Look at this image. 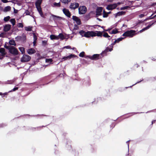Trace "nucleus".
Masks as SVG:
<instances>
[{
	"label": "nucleus",
	"mask_w": 156,
	"mask_h": 156,
	"mask_svg": "<svg viewBox=\"0 0 156 156\" xmlns=\"http://www.w3.org/2000/svg\"><path fill=\"white\" fill-rule=\"evenodd\" d=\"M136 31L133 30H130L125 32L122 34L123 36L128 37H132L136 34Z\"/></svg>",
	"instance_id": "f257e3e1"
},
{
	"label": "nucleus",
	"mask_w": 156,
	"mask_h": 156,
	"mask_svg": "<svg viewBox=\"0 0 156 156\" xmlns=\"http://www.w3.org/2000/svg\"><path fill=\"white\" fill-rule=\"evenodd\" d=\"M96 36V33L93 31H88L86 32L84 34V37L88 38L90 37H93Z\"/></svg>",
	"instance_id": "f03ea898"
},
{
	"label": "nucleus",
	"mask_w": 156,
	"mask_h": 156,
	"mask_svg": "<svg viewBox=\"0 0 156 156\" xmlns=\"http://www.w3.org/2000/svg\"><path fill=\"white\" fill-rule=\"evenodd\" d=\"M31 59L30 56L28 55H23L20 59L21 62H29Z\"/></svg>",
	"instance_id": "7ed1b4c3"
},
{
	"label": "nucleus",
	"mask_w": 156,
	"mask_h": 156,
	"mask_svg": "<svg viewBox=\"0 0 156 156\" xmlns=\"http://www.w3.org/2000/svg\"><path fill=\"white\" fill-rule=\"evenodd\" d=\"M9 52L14 55H16L18 54V51L16 48L12 46L10 47L9 50Z\"/></svg>",
	"instance_id": "20e7f679"
},
{
	"label": "nucleus",
	"mask_w": 156,
	"mask_h": 156,
	"mask_svg": "<svg viewBox=\"0 0 156 156\" xmlns=\"http://www.w3.org/2000/svg\"><path fill=\"white\" fill-rule=\"evenodd\" d=\"M79 13L80 14H85L87 11V9L85 6H80L78 9Z\"/></svg>",
	"instance_id": "39448f33"
},
{
	"label": "nucleus",
	"mask_w": 156,
	"mask_h": 156,
	"mask_svg": "<svg viewBox=\"0 0 156 156\" xmlns=\"http://www.w3.org/2000/svg\"><path fill=\"white\" fill-rule=\"evenodd\" d=\"M100 55L99 54H96L92 56H87L86 58H88L92 60H98L99 59Z\"/></svg>",
	"instance_id": "423d86ee"
},
{
	"label": "nucleus",
	"mask_w": 156,
	"mask_h": 156,
	"mask_svg": "<svg viewBox=\"0 0 156 156\" xmlns=\"http://www.w3.org/2000/svg\"><path fill=\"white\" fill-rule=\"evenodd\" d=\"M72 19L74 22L76 23L78 25H79L81 24L80 20L78 17L75 16H72Z\"/></svg>",
	"instance_id": "0eeeda50"
},
{
	"label": "nucleus",
	"mask_w": 156,
	"mask_h": 156,
	"mask_svg": "<svg viewBox=\"0 0 156 156\" xmlns=\"http://www.w3.org/2000/svg\"><path fill=\"white\" fill-rule=\"evenodd\" d=\"M102 10L103 8L102 7H99L97 9L96 11V15L97 16L101 15Z\"/></svg>",
	"instance_id": "6e6552de"
},
{
	"label": "nucleus",
	"mask_w": 156,
	"mask_h": 156,
	"mask_svg": "<svg viewBox=\"0 0 156 156\" xmlns=\"http://www.w3.org/2000/svg\"><path fill=\"white\" fill-rule=\"evenodd\" d=\"M77 56L75 55L71 54L67 56H65L63 57L62 59H63V60H66L67 59H69L72 58H73L76 57H77Z\"/></svg>",
	"instance_id": "1a4fd4ad"
},
{
	"label": "nucleus",
	"mask_w": 156,
	"mask_h": 156,
	"mask_svg": "<svg viewBox=\"0 0 156 156\" xmlns=\"http://www.w3.org/2000/svg\"><path fill=\"white\" fill-rule=\"evenodd\" d=\"M117 7V5L116 4H112L108 5L106 7V9L108 10H112L115 9Z\"/></svg>",
	"instance_id": "9d476101"
},
{
	"label": "nucleus",
	"mask_w": 156,
	"mask_h": 156,
	"mask_svg": "<svg viewBox=\"0 0 156 156\" xmlns=\"http://www.w3.org/2000/svg\"><path fill=\"white\" fill-rule=\"evenodd\" d=\"M51 17L55 21H59L62 19V18L60 16H56L52 14H51Z\"/></svg>",
	"instance_id": "9b49d317"
},
{
	"label": "nucleus",
	"mask_w": 156,
	"mask_h": 156,
	"mask_svg": "<svg viewBox=\"0 0 156 156\" xmlns=\"http://www.w3.org/2000/svg\"><path fill=\"white\" fill-rule=\"evenodd\" d=\"M17 38L23 42H25L26 40V36L25 34H23L21 36H18Z\"/></svg>",
	"instance_id": "f8f14e48"
},
{
	"label": "nucleus",
	"mask_w": 156,
	"mask_h": 156,
	"mask_svg": "<svg viewBox=\"0 0 156 156\" xmlns=\"http://www.w3.org/2000/svg\"><path fill=\"white\" fill-rule=\"evenodd\" d=\"M79 6V4L78 3H71L70 5V7L71 9H75L78 7Z\"/></svg>",
	"instance_id": "ddd939ff"
},
{
	"label": "nucleus",
	"mask_w": 156,
	"mask_h": 156,
	"mask_svg": "<svg viewBox=\"0 0 156 156\" xmlns=\"http://www.w3.org/2000/svg\"><path fill=\"white\" fill-rule=\"evenodd\" d=\"M9 30H4V32L0 34V37H4L7 36V33Z\"/></svg>",
	"instance_id": "4468645a"
},
{
	"label": "nucleus",
	"mask_w": 156,
	"mask_h": 156,
	"mask_svg": "<svg viewBox=\"0 0 156 156\" xmlns=\"http://www.w3.org/2000/svg\"><path fill=\"white\" fill-rule=\"evenodd\" d=\"M27 52L29 55H31L35 53L36 52V51L35 49L33 48H31L28 49L27 50Z\"/></svg>",
	"instance_id": "2eb2a0df"
},
{
	"label": "nucleus",
	"mask_w": 156,
	"mask_h": 156,
	"mask_svg": "<svg viewBox=\"0 0 156 156\" xmlns=\"http://www.w3.org/2000/svg\"><path fill=\"white\" fill-rule=\"evenodd\" d=\"M63 13L67 16L68 17H70V14L69 11L66 9H63Z\"/></svg>",
	"instance_id": "dca6fc26"
},
{
	"label": "nucleus",
	"mask_w": 156,
	"mask_h": 156,
	"mask_svg": "<svg viewBox=\"0 0 156 156\" xmlns=\"http://www.w3.org/2000/svg\"><path fill=\"white\" fill-rule=\"evenodd\" d=\"M0 53L1 54V55L2 56H4L6 54V52L5 51V50L3 48H0Z\"/></svg>",
	"instance_id": "f3484780"
},
{
	"label": "nucleus",
	"mask_w": 156,
	"mask_h": 156,
	"mask_svg": "<svg viewBox=\"0 0 156 156\" xmlns=\"http://www.w3.org/2000/svg\"><path fill=\"white\" fill-rule=\"evenodd\" d=\"M105 31H108L110 34H116L119 32L118 30H112L111 31V30H104Z\"/></svg>",
	"instance_id": "a211bd4d"
},
{
	"label": "nucleus",
	"mask_w": 156,
	"mask_h": 156,
	"mask_svg": "<svg viewBox=\"0 0 156 156\" xmlns=\"http://www.w3.org/2000/svg\"><path fill=\"white\" fill-rule=\"evenodd\" d=\"M50 38L51 40H58L59 39L58 37V36H55L54 35H51L50 36Z\"/></svg>",
	"instance_id": "6ab92c4d"
},
{
	"label": "nucleus",
	"mask_w": 156,
	"mask_h": 156,
	"mask_svg": "<svg viewBox=\"0 0 156 156\" xmlns=\"http://www.w3.org/2000/svg\"><path fill=\"white\" fill-rule=\"evenodd\" d=\"M124 39V38H123V37H121V38H118L112 44L113 45H114L116 43H118L119 41H122V40Z\"/></svg>",
	"instance_id": "aec40b11"
},
{
	"label": "nucleus",
	"mask_w": 156,
	"mask_h": 156,
	"mask_svg": "<svg viewBox=\"0 0 156 156\" xmlns=\"http://www.w3.org/2000/svg\"><path fill=\"white\" fill-rule=\"evenodd\" d=\"M97 33H96V36H97L98 37H102V34L103 33L104 31L102 32H101L100 31H96Z\"/></svg>",
	"instance_id": "412c9836"
},
{
	"label": "nucleus",
	"mask_w": 156,
	"mask_h": 156,
	"mask_svg": "<svg viewBox=\"0 0 156 156\" xmlns=\"http://www.w3.org/2000/svg\"><path fill=\"white\" fill-rule=\"evenodd\" d=\"M59 39L61 40H63L65 39V37L64 35L62 33H60L58 36Z\"/></svg>",
	"instance_id": "4be33fe9"
},
{
	"label": "nucleus",
	"mask_w": 156,
	"mask_h": 156,
	"mask_svg": "<svg viewBox=\"0 0 156 156\" xmlns=\"http://www.w3.org/2000/svg\"><path fill=\"white\" fill-rule=\"evenodd\" d=\"M112 50V49H109V48H106V49H105L103 51L102 53V54H106L107 52L108 51H111Z\"/></svg>",
	"instance_id": "5701e85b"
},
{
	"label": "nucleus",
	"mask_w": 156,
	"mask_h": 156,
	"mask_svg": "<svg viewBox=\"0 0 156 156\" xmlns=\"http://www.w3.org/2000/svg\"><path fill=\"white\" fill-rule=\"evenodd\" d=\"M103 31L104 32L102 34V36L105 38H109L110 37V36L108 35L107 33L105 32L104 31Z\"/></svg>",
	"instance_id": "b1692460"
},
{
	"label": "nucleus",
	"mask_w": 156,
	"mask_h": 156,
	"mask_svg": "<svg viewBox=\"0 0 156 156\" xmlns=\"http://www.w3.org/2000/svg\"><path fill=\"white\" fill-rule=\"evenodd\" d=\"M9 43L10 45H14L15 46L16 45L15 41L13 40H10L9 41Z\"/></svg>",
	"instance_id": "393cba45"
},
{
	"label": "nucleus",
	"mask_w": 156,
	"mask_h": 156,
	"mask_svg": "<svg viewBox=\"0 0 156 156\" xmlns=\"http://www.w3.org/2000/svg\"><path fill=\"white\" fill-rule=\"evenodd\" d=\"M19 49L21 52L22 54H23L25 52V48L23 47H20L19 48Z\"/></svg>",
	"instance_id": "a878e982"
},
{
	"label": "nucleus",
	"mask_w": 156,
	"mask_h": 156,
	"mask_svg": "<svg viewBox=\"0 0 156 156\" xmlns=\"http://www.w3.org/2000/svg\"><path fill=\"white\" fill-rule=\"evenodd\" d=\"M11 9V7L10 6H7L5 7L4 9V12H8Z\"/></svg>",
	"instance_id": "bb28decb"
},
{
	"label": "nucleus",
	"mask_w": 156,
	"mask_h": 156,
	"mask_svg": "<svg viewBox=\"0 0 156 156\" xmlns=\"http://www.w3.org/2000/svg\"><path fill=\"white\" fill-rule=\"evenodd\" d=\"M100 27L98 25L95 26H89L88 28L90 29H92L93 28L98 29L99 28L98 27Z\"/></svg>",
	"instance_id": "cd10ccee"
},
{
	"label": "nucleus",
	"mask_w": 156,
	"mask_h": 156,
	"mask_svg": "<svg viewBox=\"0 0 156 156\" xmlns=\"http://www.w3.org/2000/svg\"><path fill=\"white\" fill-rule=\"evenodd\" d=\"M11 26L9 24H7L5 25L4 27V29H10Z\"/></svg>",
	"instance_id": "c85d7f7f"
},
{
	"label": "nucleus",
	"mask_w": 156,
	"mask_h": 156,
	"mask_svg": "<svg viewBox=\"0 0 156 156\" xmlns=\"http://www.w3.org/2000/svg\"><path fill=\"white\" fill-rule=\"evenodd\" d=\"M108 16V13L105 12L104 10L103 11V17H106Z\"/></svg>",
	"instance_id": "c756f323"
},
{
	"label": "nucleus",
	"mask_w": 156,
	"mask_h": 156,
	"mask_svg": "<svg viewBox=\"0 0 156 156\" xmlns=\"http://www.w3.org/2000/svg\"><path fill=\"white\" fill-rule=\"evenodd\" d=\"M86 32L83 30H82L79 32L80 34L83 37H84V34Z\"/></svg>",
	"instance_id": "7c9ffc66"
},
{
	"label": "nucleus",
	"mask_w": 156,
	"mask_h": 156,
	"mask_svg": "<svg viewBox=\"0 0 156 156\" xmlns=\"http://www.w3.org/2000/svg\"><path fill=\"white\" fill-rule=\"evenodd\" d=\"M42 0H37L35 3V4L41 5Z\"/></svg>",
	"instance_id": "2f4dec72"
},
{
	"label": "nucleus",
	"mask_w": 156,
	"mask_h": 156,
	"mask_svg": "<svg viewBox=\"0 0 156 156\" xmlns=\"http://www.w3.org/2000/svg\"><path fill=\"white\" fill-rule=\"evenodd\" d=\"M85 52L84 51H82L80 53L79 55V56L80 57H83L84 56Z\"/></svg>",
	"instance_id": "473e14b6"
},
{
	"label": "nucleus",
	"mask_w": 156,
	"mask_h": 156,
	"mask_svg": "<svg viewBox=\"0 0 156 156\" xmlns=\"http://www.w3.org/2000/svg\"><path fill=\"white\" fill-rule=\"evenodd\" d=\"M10 22L13 25H14L15 23V19H12L10 20Z\"/></svg>",
	"instance_id": "72a5a7b5"
},
{
	"label": "nucleus",
	"mask_w": 156,
	"mask_h": 156,
	"mask_svg": "<svg viewBox=\"0 0 156 156\" xmlns=\"http://www.w3.org/2000/svg\"><path fill=\"white\" fill-rule=\"evenodd\" d=\"M10 17L9 16H8L5 17L4 18V20L5 21H7L8 20H9V19H10Z\"/></svg>",
	"instance_id": "f704fd0d"
},
{
	"label": "nucleus",
	"mask_w": 156,
	"mask_h": 156,
	"mask_svg": "<svg viewBox=\"0 0 156 156\" xmlns=\"http://www.w3.org/2000/svg\"><path fill=\"white\" fill-rule=\"evenodd\" d=\"M17 27H19L22 28L23 27V25L22 23H19L17 25Z\"/></svg>",
	"instance_id": "c9c22d12"
},
{
	"label": "nucleus",
	"mask_w": 156,
	"mask_h": 156,
	"mask_svg": "<svg viewBox=\"0 0 156 156\" xmlns=\"http://www.w3.org/2000/svg\"><path fill=\"white\" fill-rule=\"evenodd\" d=\"M38 11L39 12V13L40 14L41 16L42 17H43V13L42 12V11L41 10V9H38Z\"/></svg>",
	"instance_id": "e433bc0d"
},
{
	"label": "nucleus",
	"mask_w": 156,
	"mask_h": 156,
	"mask_svg": "<svg viewBox=\"0 0 156 156\" xmlns=\"http://www.w3.org/2000/svg\"><path fill=\"white\" fill-rule=\"evenodd\" d=\"M62 2L66 3L70 1V0H61Z\"/></svg>",
	"instance_id": "4c0bfd02"
},
{
	"label": "nucleus",
	"mask_w": 156,
	"mask_h": 156,
	"mask_svg": "<svg viewBox=\"0 0 156 156\" xmlns=\"http://www.w3.org/2000/svg\"><path fill=\"white\" fill-rule=\"evenodd\" d=\"M129 6H126L124 7H122L120 9L121 10H124L126 9H127L128 8H129Z\"/></svg>",
	"instance_id": "58836bf2"
},
{
	"label": "nucleus",
	"mask_w": 156,
	"mask_h": 156,
	"mask_svg": "<svg viewBox=\"0 0 156 156\" xmlns=\"http://www.w3.org/2000/svg\"><path fill=\"white\" fill-rule=\"evenodd\" d=\"M54 5L55 6H57L58 7H59L60 6V3H56L55 2L54 3Z\"/></svg>",
	"instance_id": "ea45409f"
},
{
	"label": "nucleus",
	"mask_w": 156,
	"mask_h": 156,
	"mask_svg": "<svg viewBox=\"0 0 156 156\" xmlns=\"http://www.w3.org/2000/svg\"><path fill=\"white\" fill-rule=\"evenodd\" d=\"M10 47H11V46H7L6 45V44H5V45H4V47H5V48H6V49H8V50H9V49L10 48Z\"/></svg>",
	"instance_id": "a19ab883"
},
{
	"label": "nucleus",
	"mask_w": 156,
	"mask_h": 156,
	"mask_svg": "<svg viewBox=\"0 0 156 156\" xmlns=\"http://www.w3.org/2000/svg\"><path fill=\"white\" fill-rule=\"evenodd\" d=\"M18 89V87H15L13 89H12L10 91L11 92H12L14 91H15L17 90Z\"/></svg>",
	"instance_id": "79ce46f5"
},
{
	"label": "nucleus",
	"mask_w": 156,
	"mask_h": 156,
	"mask_svg": "<svg viewBox=\"0 0 156 156\" xmlns=\"http://www.w3.org/2000/svg\"><path fill=\"white\" fill-rule=\"evenodd\" d=\"M36 5V8H37V10L39 9H41V7H40V5Z\"/></svg>",
	"instance_id": "37998d69"
},
{
	"label": "nucleus",
	"mask_w": 156,
	"mask_h": 156,
	"mask_svg": "<svg viewBox=\"0 0 156 156\" xmlns=\"http://www.w3.org/2000/svg\"><path fill=\"white\" fill-rule=\"evenodd\" d=\"M46 126H39L37 127L36 128L37 129H40L42 128L43 127H45Z\"/></svg>",
	"instance_id": "c03bdc74"
},
{
	"label": "nucleus",
	"mask_w": 156,
	"mask_h": 156,
	"mask_svg": "<svg viewBox=\"0 0 156 156\" xmlns=\"http://www.w3.org/2000/svg\"><path fill=\"white\" fill-rule=\"evenodd\" d=\"M25 13L26 15H30V12L28 10H26L25 12Z\"/></svg>",
	"instance_id": "a18cd8bd"
},
{
	"label": "nucleus",
	"mask_w": 156,
	"mask_h": 156,
	"mask_svg": "<svg viewBox=\"0 0 156 156\" xmlns=\"http://www.w3.org/2000/svg\"><path fill=\"white\" fill-rule=\"evenodd\" d=\"M63 48H66V49H71V46H64Z\"/></svg>",
	"instance_id": "49530a36"
},
{
	"label": "nucleus",
	"mask_w": 156,
	"mask_h": 156,
	"mask_svg": "<svg viewBox=\"0 0 156 156\" xmlns=\"http://www.w3.org/2000/svg\"><path fill=\"white\" fill-rule=\"evenodd\" d=\"M34 40L37 41V37L36 35L35 34H34Z\"/></svg>",
	"instance_id": "de8ad7c7"
},
{
	"label": "nucleus",
	"mask_w": 156,
	"mask_h": 156,
	"mask_svg": "<svg viewBox=\"0 0 156 156\" xmlns=\"http://www.w3.org/2000/svg\"><path fill=\"white\" fill-rule=\"evenodd\" d=\"M74 26H75V27H74V28L73 29L76 30V29H77L79 28L78 26H77V25L75 24L74 25Z\"/></svg>",
	"instance_id": "09e8293b"
},
{
	"label": "nucleus",
	"mask_w": 156,
	"mask_h": 156,
	"mask_svg": "<svg viewBox=\"0 0 156 156\" xmlns=\"http://www.w3.org/2000/svg\"><path fill=\"white\" fill-rule=\"evenodd\" d=\"M52 61V60L51 58L47 59H46V62H49L50 61L51 62Z\"/></svg>",
	"instance_id": "8fccbe9b"
},
{
	"label": "nucleus",
	"mask_w": 156,
	"mask_h": 156,
	"mask_svg": "<svg viewBox=\"0 0 156 156\" xmlns=\"http://www.w3.org/2000/svg\"><path fill=\"white\" fill-rule=\"evenodd\" d=\"M156 123V120H153L152 121L151 125H152L153 124Z\"/></svg>",
	"instance_id": "3c124183"
},
{
	"label": "nucleus",
	"mask_w": 156,
	"mask_h": 156,
	"mask_svg": "<svg viewBox=\"0 0 156 156\" xmlns=\"http://www.w3.org/2000/svg\"><path fill=\"white\" fill-rule=\"evenodd\" d=\"M2 2H3L4 3H7L8 2V1L7 0H1Z\"/></svg>",
	"instance_id": "603ef678"
},
{
	"label": "nucleus",
	"mask_w": 156,
	"mask_h": 156,
	"mask_svg": "<svg viewBox=\"0 0 156 156\" xmlns=\"http://www.w3.org/2000/svg\"><path fill=\"white\" fill-rule=\"evenodd\" d=\"M14 12L15 13H17L18 12V10L15 9L14 8Z\"/></svg>",
	"instance_id": "864d4df0"
},
{
	"label": "nucleus",
	"mask_w": 156,
	"mask_h": 156,
	"mask_svg": "<svg viewBox=\"0 0 156 156\" xmlns=\"http://www.w3.org/2000/svg\"><path fill=\"white\" fill-rule=\"evenodd\" d=\"M122 2H118V3H115L114 4H116V5H117V6L119 5L120 4H122Z\"/></svg>",
	"instance_id": "5fc2aeb1"
},
{
	"label": "nucleus",
	"mask_w": 156,
	"mask_h": 156,
	"mask_svg": "<svg viewBox=\"0 0 156 156\" xmlns=\"http://www.w3.org/2000/svg\"><path fill=\"white\" fill-rule=\"evenodd\" d=\"M26 28H27V29H31L32 28V27L29 26L28 27H26Z\"/></svg>",
	"instance_id": "6e6d98bb"
},
{
	"label": "nucleus",
	"mask_w": 156,
	"mask_h": 156,
	"mask_svg": "<svg viewBox=\"0 0 156 156\" xmlns=\"http://www.w3.org/2000/svg\"><path fill=\"white\" fill-rule=\"evenodd\" d=\"M122 12H119L117 13V15H121L122 14Z\"/></svg>",
	"instance_id": "4d7b16f0"
},
{
	"label": "nucleus",
	"mask_w": 156,
	"mask_h": 156,
	"mask_svg": "<svg viewBox=\"0 0 156 156\" xmlns=\"http://www.w3.org/2000/svg\"><path fill=\"white\" fill-rule=\"evenodd\" d=\"M144 16V14H140V15L139 16L140 17L142 18V17H143Z\"/></svg>",
	"instance_id": "13d9d810"
},
{
	"label": "nucleus",
	"mask_w": 156,
	"mask_h": 156,
	"mask_svg": "<svg viewBox=\"0 0 156 156\" xmlns=\"http://www.w3.org/2000/svg\"><path fill=\"white\" fill-rule=\"evenodd\" d=\"M42 44H46V42L45 41H42Z\"/></svg>",
	"instance_id": "bf43d9fd"
},
{
	"label": "nucleus",
	"mask_w": 156,
	"mask_h": 156,
	"mask_svg": "<svg viewBox=\"0 0 156 156\" xmlns=\"http://www.w3.org/2000/svg\"><path fill=\"white\" fill-rule=\"evenodd\" d=\"M6 94H7L6 93H4V94H3L2 93L0 92V95H5Z\"/></svg>",
	"instance_id": "052dcab7"
},
{
	"label": "nucleus",
	"mask_w": 156,
	"mask_h": 156,
	"mask_svg": "<svg viewBox=\"0 0 156 156\" xmlns=\"http://www.w3.org/2000/svg\"><path fill=\"white\" fill-rule=\"evenodd\" d=\"M36 41L34 40V42H33V44H34V45H35V44H36Z\"/></svg>",
	"instance_id": "680f3d73"
},
{
	"label": "nucleus",
	"mask_w": 156,
	"mask_h": 156,
	"mask_svg": "<svg viewBox=\"0 0 156 156\" xmlns=\"http://www.w3.org/2000/svg\"><path fill=\"white\" fill-rule=\"evenodd\" d=\"M145 30H140L139 32H140V33H141L142 32H143V31Z\"/></svg>",
	"instance_id": "e2e57ef3"
},
{
	"label": "nucleus",
	"mask_w": 156,
	"mask_h": 156,
	"mask_svg": "<svg viewBox=\"0 0 156 156\" xmlns=\"http://www.w3.org/2000/svg\"><path fill=\"white\" fill-rule=\"evenodd\" d=\"M108 1L110 2H112L113 0H107Z\"/></svg>",
	"instance_id": "0e129e2a"
},
{
	"label": "nucleus",
	"mask_w": 156,
	"mask_h": 156,
	"mask_svg": "<svg viewBox=\"0 0 156 156\" xmlns=\"http://www.w3.org/2000/svg\"><path fill=\"white\" fill-rule=\"evenodd\" d=\"M123 27H125V28H126V27H127V26L126 25H123Z\"/></svg>",
	"instance_id": "69168bd1"
},
{
	"label": "nucleus",
	"mask_w": 156,
	"mask_h": 156,
	"mask_svg": "<svg viewBox=\"0 0 156 156\" xmlns=\"http://www.w3.org/2000/svg\"><path fill=\"white\" fill-rule=\"evenodd\" d=\"M27 31H31V30H26Z\"/></svg>",
	"instance_id": "338daca9"
},
{
	"label": "nucleus",
	"mask_w": 156,
	"mask_h": 156,
	"mask_svg": "<svg viewBox=\"0 0 156 156\" xmlns=\"http://www.w3.org/2000/svg\"><path fill=\"white\" fill-rule=\"evenodd\" d=\"M110 13H111V12H107V13H108V15Z\"/></svg>",
	"instance_id": "774afa93"
}]
</instances>
